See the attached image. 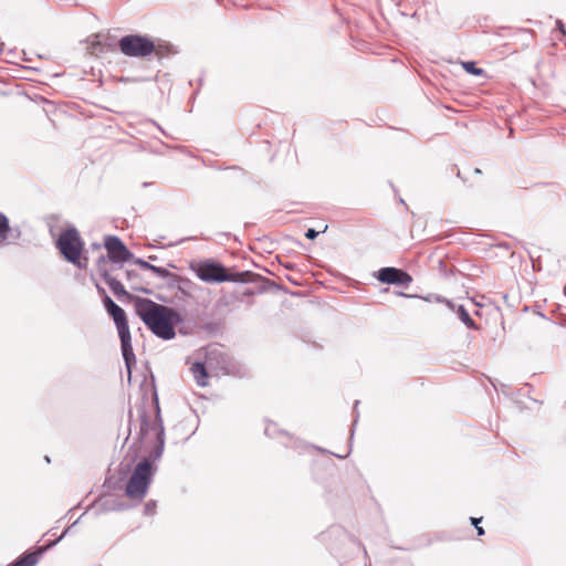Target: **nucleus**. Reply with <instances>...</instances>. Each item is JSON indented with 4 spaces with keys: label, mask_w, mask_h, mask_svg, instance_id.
<instances>
[{
    "label": "nucleus",
    "mask_w": 566,
    "mask_h": 566,
    "mask_svg": "<svg viewBox=\"0 0 566 566\" xmlns=\"http://www.w3.org/2000/svg\"><path fill=\"white\" fill-rule=\"evenodd\" d=\"M155 510H156V501H153V500L147 502L144 507V512L146 515H153L155 513Z\"/></svg>",
    "instance_id": "aec40b11"
},
{
    "label": "nucleus",
    "mask_w": 566,
    "mask_h": 566,
    "mask_svg": "<svg viewBox=\"0 0 566 566\" xmlns=\"http://www.w3.org/2000/svg\"><path fill=\"white\" fill-rule=\"evenodd\" d=\"M132 289L135 290V291H142V292H144L146 294L150 293V290H148V289H138V287H135V286H132Z\"/></svg>",
    "instance_id": "a878e982"
},
{
    "label": "nucleus",
    "mask_w": 566,
    "mask_h": 566,
    "mask_svg": "<svg viewBox=\"0 0 566 566\" xmlns=\"http://www.w3.org/2000/svg\"><path fill=\"white\" fill-rule=\"evenodd\" d=\"M120 52L129 57H147L153 53L161 54L163 46L157 45L149 36L129 34L118 41Z\"/></svg>",
    "instance_id": "423d86ee"
},
{
    "label": "nucleus",
    "mask_w": 566,
    "mask_h": 566,
    "mask_svg": "<svg viewBox=\"0 0 566 566\" xmlns=\"http://www.w3.org/2000/svg\"><path fill=\"white\" fill-rule=\"evenodd\" d=\"M19 237V231L13 235V230L10 227L9 219L0 212V249L7 244L13 243Z\"/></svg>",
    "instance_id": "9b49d317"
},
{
    "label": "nucleus",
    "mask_w": 566,
    "mask_h": 566,
    "mask_svg": "<svg viewBox=\"0 0 566 566\" xmlns=\"http://www.w3.org/2000/svg\"><path fill=\"white\" fill-rule=\"evenodd\" d=\"M104 305H105L106 311H109V310H112L113 306L116 305V303L108 295H105Z\"/></svg>",
    "instance_id": "4be33fe9"
},
{
    "label": "nucleus",
    "mask_w": 566,
    "mask_h": 566,
    "mask_svg": "<svg viewBox=\"0 0 566 566\" xmlns=\"http://www.w3.org/2000/svg\"><path fill=\"white\" fill-rule=\"evenodd\" d=\"M138 418H139V437L145 438L150 433H154L157 444L154 449L153 457L154 459H159L164 452L165 446V429L163 424V420L160 417V408L158 403L157 397L155 398V411L154 415H149L145 408L138 409Z\"/></svg>",
    "instance_id": "f03ea898"
},
{
    "label": "nucleus",
    "mask_w": 566,
    "mask_h": 566,
    "mask_svg": "<svg viewBox=\"0 0 566 566\" xmlns=\"http://www.w3.org/2000/svg\"><path fill=\"white\" fill-rule=\"evenodd\" d=\"M44 554V549H36L21 555L11 566H35L40 557Z\"/></svg>",
    "instance_id": "f8f14e48"
},
{
    "label": "nucleus",
    "mask_w": 566,
    "mask_h": 566,
    "mask_svg": "<svg viewBox=\"0 0 566 566\" xmlns=\"http://www.w3.org/2000/svg\"><path fill=\"white\" fill-rule=\"evenodd\" d=\"M556 25H557V28L560 30V32L563 34H566V30H565L564 23L560 20L556 21Z\"/></svg>",
    "instance_id": "b1692460"
},
{
    "label": "nucleus",
    "mask_w": 566,
    "mask_h": 566,
    "mask_svg": "<svg viewBox=\"0 0 566 566\" xmlns=\"http://www.w3.org/2000/svg\"><path fill=\"white\" fill-rule=\"evenodd\" d=\"M150 271L161 279H166L171 275V273L167 269L156 265H151Z\"/></svg>",
    "instance_id": "a211bd4d"
},
{
    "label": "nucleus",
    "mask_w": 566,
    "mask_h": 566,
    "mask_svg": "<svg viewBox=\"0 0 566 566\" xmlns=\"http://www.w3.org/2000/svg\"><path fill=\"white\" fill-rule=\"evenodd\" d=\"M135 275L132 271H127V277L130 280L132 276Z\"/></svg>",
    "instance_id": "cd10ccee"
},
{
    "label": "nucleus",
    "mask_w": 566,
    "mask_h": 566,
    "mask_svg": "<svg viewBox=\"0 0 566 566\" xmlns=\"http://www.w3.org/2000/svg\"><path fill=\"white\" fill-rule=\"evenodd\" d=\"M104 245L107 250L108 258L113 262H125L134 258L133 253L126 248L118 237H106Z\"/></svg>",
    "instance_id": "6e6552de"
},
{
    "label": "nucleus",
    "mask_w": 566,
    "mask_h": 566,
    "mask_svg": "<svg viewBox=\"0 0 566 566\" xmlns=\"http://www.w3.org/2000/svg\"><path fill=\"white\" fill-rule=\"evenodd\" d=\"M107 313L113 317L114 323L117 327L118 336L120 338L123 358L128 371V377L130 378L132 366L136 364V358L132 346V336L127 323L126 313L117 304L113 306L112 310L107 311Z\"/></svg>",
    "instance_id": "20e7f679"
},
{
    "label": "nucleus",
    "mask_w": 566,
    "mask_h": 566,
    "mask_svg": "<svg viewBox=\"0 0 566 566\" xmlns=\"http://www.w3.org/2000/svg\"><path fill=\"white\" fill-rule=\"evenodd\" d=\"M207 364L212 365V361L214 359L221 358L223 365L221 366V369L224 370V373L229 374L230 369L227 366V359L228 357L218 348H211L207 352Z\"/></svg>",
    "instance_id": "dca6fc26"
},
{
    "label": "nucleus",
    "mask_w": 566,
    "mask_h": 566,
    "mask_svg": "<svg viewBox=\"0 0 566 566\" xmlns=\"http://www.w3.org/2000/svg\"><path fill=\"white\" fill-rule=\"evenodd\" d=\"M197 275L205 282H240L242 273L228 274L227 269L218 263L205 262L199 264Z\"/></svg>",
    "instance_id": "0eeeda50"
},
{
    "label": "nucleus",
    "mask_w": 566,
    "mask_h": 566,
    "mask_svg": "<svg viewBox=\"0 0 566 566\" xmlns=\"http://www.w3.org/2000/svg\"><path fill=\"white\" fill-rule=\"evenodd\" d=\"M376 277L381 283L400 286H408L412 281V277L407 272L391 266L381 268L377 272Z\"/></svg>",
    "instance_id": "1a4fd4ad"
},
{
    "label": "nucleus",
    "mask_w": 566,
    "mask_h": 566,
    "mask_svg": "<svg viewBox=\"0 0 566 566\" xmlns=\"http://www.w3.org/2000/svg\"><path fill=\"white\" fill-rule=\"evenodd\" d=\"M150 261L156 260V256H149Z\"/></svg>",
    "instance_id": "2f4dec72"
},
{
    "label": "nucleus",
    "mask_w": 566,
    "mask_h": 566,
    "mask_svg": "<svg viewBox=\"0 0 566 566\" xmlns=\"http://www.w3.org/2000/svg\"><path fill=\"white\" fill-rule=\"evenodd\" d=\"M475 528H476L478 535H480V536H481V535H483V534H484V530H483V527L476 526Z\"/></svg>",
    "instance_id": "bb28decb"
},
{
    "label": "nucleus",
    "mask_w": 566,
    "mask_h": 566,
    "mask_svg": "<svg viewBox=\"0 0 566 566\" xmlns=\"http://www.w3.org/2000/svg\"><path fill=\"white\" fill-rule=\"evenodd\" d=\"M264 432L270 438H276L279 434H282L284 438H286L292 444L291 447L298 449L301 446V442L293 440L292 437H290L289 433L279 430L276 423L270 422L266 424Z\"/></svg>",
    "instance_id": "ddd939ff"
},
{
    "label": "nucleus",
    "mask_w": 566,
    "mask_h": 566,
    "mask_svg": "<svg viewBox=\"0 0 566 566\" xmlns=\"http://www.w3.org/2000/svg\"><path fill=\"white\" fill-rule=\"evenodd\" d=\"M135 307L140 319L157 337L165 340L175 337V325L182 322L177 311L142 297L136 298Z\"/></svg>",
    "instance_id": "f257e3e1"
},
{
    "label": "nucleus",
    "mask_w": 566,
    "mask_h": 566,
    "mask_svg": "<svg viewBox=\"0 0 566 566\" xmlns=\"http://www.w3.org/2000/svg\"><path fill=\"white\" fill-rule=\"evenodd\" d=\"M104 281L108 285L111 291L115 294V296H117V297L129 296L127 291L125 290L124 285L115 277H113L111 275H105Z\"/></svg>",
    "instance_id": "2eb2a0df"
},
{
    "label": "nucleus",
    "mask_w": 566,
    "mask_h": 566,
    "mask_svg": "<svg viewBox=\"0 0 566 566\" xmlns=\"http://www.w3.org/2000/svg\"><path fill=\"white\" fill-rule=\"evenodd\" d=\"M154 475V468L149 459H144L134 469L125 493L129 499L142 500L146 496Z\"/></svg>",
    "instance_id": "39448f33"
},
{
    "label": "nucleus",
    "mask_w": 566,
    "mask_h": 566,
    "mask_svg": "<svg viewBox=\"0 0 566 566\" xmlns=\"http://www.w3.org/2000/svg\"><path fill=\"white\" fill-rule=\"evenodd\" d=\"M74 525H76V522H73V524H71L70 530L74 527Z\"/></svg>",
    "instance_id": "7c9ffc66"
},
{
    "label": "nucleus",
    "mask_w": 566,
    "mask_h": 566,
    "mask_svg": "<svg viewBox=\"0 0 566 566\" xmlns=\"http://www.w3.org/2000/svg\"><path fill=\"white\" fill-rule=\"evenodd\" d=\"M437 301L446 303V305L458 315L459 319L468 328H472V329L478 328L475 322L471 318V316L469 315L468 311L464 308L463 305H455L453 302L442 298L441 296H438Z\"/></svg>",
    "instance_id": "9d476101"
},
{
    "label": "nucleus",
    "mask_w": 566,
    "mask_h": 566,
    "mask_svg": "<svg viewBox=\"0 0 566 566\" xmlns=\"http://www.w3.org/2000/svg\"><path fill=\"white\" fill-rule=\"evenodd\" d=\"M70 532V527H67L61 535L55 541H52V542H49L45 546H41L39 547L38 549H44V553L52 548L53 546H55L57 544V542H60L67 533Z\"/></svg>",
    "instance_id": "6ab92c4d"
},
{
    "label": "nucleus",
    "mask_w": 566,
    "mask_h": 566,
    "mask_svg": "<svg viewBox=\"0 0 566 566\" xmlns=\"http://www.w3.org/2000/svg\"><path fill=\"white\" fill-rule=\"evenodd\" d=\"M74 525H76V522H73V524H71L70 530L74 527Z\"/></svg>",
    "instance_id": "c756f323"
},
{
    "label": "nucleus",
    "mask_w": 566,
    "mask_h": 566,
    "mask_svg": "<svg viewBox=\"0 0 566 566\" xmlns=\"http://www.w3.org/2000/svg\"><path fill=\"white\" fill-rule=\"evenodd\" d=\"M481 522V518H476V517H471V523L476 527L479 526L478 524Z\"/></svg>",
    "instance_id": "393cba45"
},
{
    "label": "nucleus",
    "mask_w": 566,
    "mask_h": 566,
    "mask_svg": "<svg viewBox=\"0 0 566 566\" xmlns=\"http://www.w3.org/2000/svg\"><path fill=\"white\" fill-rule=\"evenodd\" d=\"M318 235V232L315 229H307L305 232V237L308 240H314Z\"/></svg>",
    "instance_id": "5701e85b"
},
{
    "label": "nucleus",
    "mask_w": 566,
    "mask_h": 566,
    "mask_svg": "<svg viewBox=\"0 0 566 566\" xmlns=\"http://www.w3.org/2000/svg\"><path fill=\"white\" fill-rule=\"evenodd\" d=\"M132 260L134 261L135 264H138L143 269H146V270L150 271V268H151L153 264H150L149 262H147V261H145L143 259H138V258H133Z\"/></svg>",
    "instance_id": "412c9836"
},
{
    "label": "nucleus",
    "mask_w": 566,
    "mask_h": 566,
    "mask_svg": "<svg viewBox=\"0 0 566 566\" xmlns=\"http://www.w3.org/2000/svg\"><path fill=\"white\" fill-rule=\"evenodd\" d=\"M358 402H359L358 400H357V401H355V406H354V410H355V411H356V409H357Z\"/></svg>",
    "instance_id": "c85d7f7f"
},
{
    "label": "nucleus",
    "mask_w": 566,
    "mask_h": 566,
    "mask_svg": "<svg viewBox=\"0 0 566 566\" xmlns=\"http://www.w3.org/2000/svg\"><path fill=\"white\" fill-rule=\"evenodd\" d=\"M56 247L66 261L80 269L86 266L87 259L84 258V261H82L84 242L75 228H70L61 232L56 241Z\"/></svg>",
    "instance_id": "7ed1b4c3"
},
{
    "label": "nucleus",
    "mask_w": 566,
    "mask_h": 566,
    "mask_svg": "<svg viewBox=\"0 0 566 566\" xmlns=\"http://www.w3.org/2000/svg\"><path fill=\"white\" fill-rule=\"evenodd\" d=\"M462 66H463V69H464L469 74H472V75H482V74H483V70H482V69L476 67L475 63H474V62H472V61L462 62Z\"/></svg>",
    "instance_id": "f3484780"
},
{
    "label": "nucleus",
    "mask_w": 566,
    "mask_h": 566,
    "mask_svg": "<svg viewBox=\"0 0 566 566\" xmlns=\"http://www.w3.org/2000/svg\"><path fill=\"white\" fill-rule=\"evenodd\" d=\"M191 371H192V375H193L198 386H200V387L207 386L208 373H207L205 364L195 363L191 367Z\"/></svg>",
    "instance_id": "4468645a"
}]
</instances>
